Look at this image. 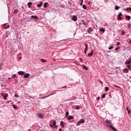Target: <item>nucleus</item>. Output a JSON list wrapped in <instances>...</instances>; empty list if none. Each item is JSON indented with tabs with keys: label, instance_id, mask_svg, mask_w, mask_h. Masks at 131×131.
<instances>
[{
	"label": "nucleus",
	"instance_id": "nucleus-1",
	"mask_svg": "<svg viewBox=\"0 0 131 131\" xmlns=\"http://www.w3.org/2000/svg\"><path fill=\"white\" fill-rule=\"evenodd\" d=\"M81 123H84V119H81L79 121H78L76 124L77 126H79Z\"/></svg>",
	"mask_w": 131,
	"mask_h": 131
},
{
	"label": "nucleus",
	"instance_id": "nucleus-2",
	"mask_svg": "<svg viewBox=\"0 0 131 131\" xmlns=\"http://www.w3.org/2000/svg\"><path fill=\"white\" fill-rule=\"evenodd\" d=\"M79 24H80V25H82L83 24V25H84L86 27H88V23L84 22V20H82L81 22L79 23Z\"/></svg>",
	"mask_w": 131,
	"mask_h": 131
},
{
	"label": "nucleus",
	"instance_id": "nucleus-3",
	"mask_svg": "<svg viewBox=\"0 0 131 131\" xmlns=\"http://www.w3.org/2000/svg\"><path fill=\"white\" fill-rule=\"evenodd\" d=\"M72 20L73 21H77V17L75 15H73L72 17Z\"/></svg>",
	"mask_w": 131,
	"mask_h": 131
},
{
	"label": "nucleus",
	"instance_id": "nucleus-4",
	"mask_svg": "<svg viewBox=\"0 0 131 131\" xmlns=\"http://www.w3.org/2000/svg\"><path fill=\"white\" fill-rule=\"evenodd\" d=\"M87 32L88 33H91V32H93V29L92 28H89L88 30H87Z\"/></svg>",
	"mask_w": 131,
	"mask_h": 131
},
{
	"label": "nucleus",
	"instance_id": "nucleus-5",
	"mask_svg": "<svg viewBox=\"0 0 131 131\" xmlns=\"http://www.w3.org/2000/svg\"><path fill=\"white\" fill-rule=\"evenodd\" d=\"M18 74L19 75H24V74H25V72L23 71H19V72H18Z\"/></svg>",
	"mask_w": 131,
	"mask_h": 131
},
{
	"label": "nucleus",
	"instance_id": "nucleus-6",
	"mask_svg": "<svg viewBox=\"0 0 131 131\" xmlns=\"http://www.w3.org/2000/svg\"><path fill=\"white\" fill-rule=\"evenodd\" d=\"M106 123H107V124H111V125H112V123H111V121H110L108 119H106Z\"/></svg>",
	"mask_w": 131,
	"mask_h": 131
},
{
	"label": "nucleus",
	"instance_id": "nucleus-7",
	"mask_svg": "<svg viewBox=\"0 0 131 131\" xmlns=\"http://www.w3.org/2000/svg\"><path fill=\"white\" fill-rule=\"evenodd\" d=\"M31 18L32 19H33V18L34 19H38V17H37V16H36V15H32V16H31Z\"/></svg>",
	"mask_w": 131,
	"mask_h": 131
},
{
	"label": "nucleus",
	"instance_id": "nucleus-8",
	"mask_svg": "<svg viewBox=\"0 0 131 131\" xmlns=\"http://www.w3.org/2000/svg\"><path fill=\"white\" fill-rule=\"evenodd\" d=\"M38 116H39L40 118H43V115H42L41 113L38 114Z\"/></svg>",
	"mask_w": 131,
	"mask_h": 131
},
{
	"label": "nucleus",
	"instance_id": "nucleus-9",
	"mask_svg": "<svg viewBox=\"0 0 131 131\" xmlns=\"http://www.w3.org/2000/svg\"><path fill=\"white\" fill-rule=\"evenodd\" d=\"M108 126H110L113 130L114 131H117V129H116V128H115L114 127H113V126H112V125H109Z\"/></svg>",
	"mask_w": 131,
	"mask_h": 131
},
{
	"label": "nucleus",
	"instance_id": "nucleus-10",
	"mask_svg": "<svg viewBox=\"0 0 131 131\" xmlns=\"http://www.w3.org/2000/svg\"><path fill=\"white\" fill-rule=\"evenodd\" d=\"M24 78H28L29 77V74H26L24 76Z\"/></svg>",
	"mask_w": 131,
	"mask_h": 131
},
{
	"label": "nucleus",
	"instance_id": "nucleus-11",
	"mask_svg": "<svg viewBox=\"0 0 131 131\" xmlns=\"http://www.w3.org/2000/svg\"><path fill=\"white\" fill-rule=\"evenodd\" d=\"M130 63H131L130 60H126V62H125V64L128 65L130 64Z\"/></svg>",
	"mask_w": 131,
	"mask_h": 131
},
{
	"label": "nucleus",
	"instance_id": "nucleus-12",
	"mask_svg": "<svg viewBox=\"0 0 131 131\" xmlns=\"http://www.w3.org/2000/svg\"><path fill=\"white\" fill-rule=\"evenodd\" d=\"M60 125L62 127H64L65 125H64V122L63 121H60Z\"/></svg>",
	"mask_w": 131,
	"mask_h": 131
},
{
	"label": "nucleus",
	"instance_id": "nucleus-13",
	"mask_svg": "<svg viewBox=\"0 0 131 131\" xmlns=\"http://www.w3.org/2000/svg\"><path fill=\"white\" fill-rule=\"evenodd\" d=\"M99 31L100 32H103L104 33V32H105V29H104V28H100Z\"/></svg>",
	"mask_w": 131,
	"mask_h": 131
},
{
	"label": "nucleus",
	"instance_id": "nucleus-14",
	"mask_svg": "<svg viewBox=\"0 0 131 131\" xmlns=\"http://www.w3.org/2000/svg\"><path fill=\"white\" fill-rule=\"evenodd\" d=\"M31 5H32V2H29L28 3V8H31Z\"/></svg>",
	"mask_w": 131,
	"mask_h": 131
},
{
	"label": "nucleus",
	"instance_id": "nucleus-15",
	"mask_svg": "<svg viewBox=\"0 0 131 131\" xmlns=\"http://www.w3.org/2000/svg\"><path fill=\"white\" fill-rule=\"evenodd\" d=\"M85 48L84 49V51L88 52V44H85Z\"/></svg>",
	"mask_w": 131,
	"mask_h": 131
},
{
	"label": "nucleus",
	"instance_id": "nucleus-16",
	"mask_svg": "<svg viewBox=\"0 0 131 131\" xmlns=\"http://www.w3.org/2000/svg\"><path fill=\"white\" fill-rule=\"evenodd\" d=\"M126 19H128V21H129L130 20V16L129 15H126L125 16Z\"/></svg>",
	"mask_w": 131,
	"mask_h": 131
},
{
	"label": "nucleus",
	"instance_id": "nucleus-17",
	"mask_svg": "<svg viewBox=\"0 0 131 131\" xmlns=\"http://www.w3.org/2000/svg\"><path fill=\"white\" fill-rule=\"evenodd\" d=\"M82 66L83 69H84L85 70H88V68H87L86 66H85L84 65V64H83Z\"/></svg>",
	"mask_w": 131,
	"mask_h": 131
},
{
	"label": "nucleus",
	"instance_id": "nucleus-18",
	"mask_svg": "<svg viewBox=\"0 0 131 131\" xmlns=\"http://www.w3.org/2000/svg\"><path fill=\"white\" fill-rule=\"evenodd\" d=\"M123 72H126V73H128V70H127V69H124Z\"/></svg>",
	"mask_w": 131,
	"mask_h": 131
},
{
	"label": "nucleus",
	"instance_id": "nucleus-19",
	"mask_svg": "<svg viewBox=\"0 0 131 131\" xmlns=\"http://www.w3.org/2000/svg\"><path fill=\"white\" fill-rule=\"evenodd\" d=\"M73 116H70L68 118V119L69 120H71V119H73Z\"/></svg>",
	"mask_w": 131,
	"mask_h": 131
},
{
	"label": "nucleus",
	"instance_id": "nucleus-20",
	"mask_svg": "<svg viewBox=\"0 0 131 131\" xmlns=\"http://www.w3.org/2000/svg\"><path fill=\"white\" fill-rule=\"evenodd\" d=\"M18 13V9H15L13 11V14H17Z\"/></svg>",
	"mask_w": 131,
	"mask_h": 131
},
{
	"label": "nucleus",
	"instance_id": "nucleus-21",
	"mask_svg": "<svg viewBox=\"0 0 131 131\" xmlns=\"http://www.w3.org/2000/svg\"><path fill=\"white\" fill-rule=\"evenodd\" d=\"M41 6H42V2H40V5L39 4L37 5V7L38 8H40V7H41Z\"/></svg>",
	"mask_w": 131,
	"mask_h": 131
},
{
	"label": "nucleus",
	"instance_id": "nucleus-22",
	"mask_svg": "<svg viewBox=\"0 0 131 131\" xmlns=\"http://www.w3.org/2000/svg\"><path fill=\"white\" fill-rule=\"evenodd\" d=\"M119 8H120V7H119V6H115V10H119Z\"/></svg>",
	"mask_w": 131,
	"mask_h": 131
},
{
	"label": "nucleus",
	"instance_id": "nucleus-23",
	"mask_svg": "<svg viewBox=\"0 0 131 131\" xmlns=\"http://www.w3.org/2000/svg\"><path fill=\"white\" fill-rule=\"evenodd\" d=\"M76 109L77 110H79V109H80V106L79 105L76 106Z\"/></svg>",
	"mask_w": 131,
	"mask_h": 131
},
{
	"label": "nucleus",
	"instance_id": "nucleus-24",
	"mask_svg": "<svg viewBox=\"0 0 131 131\" xmlns=\"http://www.w3.org/2000/svg\"><path fill=\"white\" fill-rule=\"evenodd\" d=\"M118 20L119 21V20H122V17L121 16H118Z\"/></svg>",
	"mask_w": 131,
	"mask_h": 131
},
{
	"label": "nucleus",
	"instance_id": "nucleus-25",
	"mask_svg": "<svg viewBox=\"0 0 131 131\" xmlns=\"http://www.w3.org/2000/svg\"><path fill=\"white\" fill-rule=\"evenodd\" d=\"M3 97L4 98V100H7V97H8V94H5V95Z\"/></svg>",
	"mask_w": 131,
	"mask_h": 131
},
{
	"label": "nucleus",
	"instance_id": "nucleus-26",
	"mask_svg": "<svg viewBox=\"0 0 131 131\" xmlns=\"http://www.w3.org/2000/svg\"><path fill=\"white\" fill-rule=\"evenodd\" d=\"M105 97H106V95L105 94H103L102 95L101 98H102V99H104V98H105Z\"/></svg>",
	"mask_w": 131,
	"mask_h": 131
},
{
	"label": "nucleus",
	"instance_id": "nucleus-27",
	"mask_svg": "<svg viewBox=\"0 0 131 131\" xmlns=\"http://www.w3.org/2000/svg\"><path fill=\"white\" fill-rule=\"evenodd\" d=\"M92 56H93V54L92 53H90L88 54V57H92Z\"/></svg>",
	"mask_w": 131,
	"mask_h": 131
},
{
	"label": "nucleus",
	"instance_id": "nucleus-28",
	"mask_svg": "<svg viewBox=\"0 0 131 131\" xmlns=\"http://www.w3.org/2000/svg\"><path fill=\"white\" fill-rule=\"evenodd\" d=\"M82 8L84 9V10H86V6L84 4L82 5Z\"/></svg>",
	"mask_w": 131,
	"mask_h": 131
},
{
	"label": "nucleus",
	"instance_id": "nucleus-29",
	"mask_svg": "<svg viewBox=\"0 0 131 131\" xmlns=\"http://www.w3.org/2000/svg\"><path fill=\"white\" fill-rule=\"evenodd\" d=\"M105 92H108L109 91V88L105 87Z\"/></svg>",
	"mask_w": 131,
	"mask_h": 131
},
{
	"label": "nucleus",
	"instance_id": "nucleus-30",
	"mask_svg": "<svg viewBox=\"0 0 131 131\" xmlns=\"http://www.w3.org/2000/svg\"><path fill=\"white\" fill-rule=\"evenodd\" d=\"M68 115H69V112H67L66 113V117H67L68 116Z\"/></svg>",
	"mask_w": 131,
	"mask_h": 131
},
{
	"label": "nucleus",
	"instance_id": "nucleus-31",
	"mask_svg": "<svg viewBox=\"0 0 131 131\" xmlns=\"http://www.w3.org/2000/svg\"><path fill=\"white\" fill-rule=\"evenodd\" d=\"M40 61L42 62H47V61H46V60H45L43 59H41Z\"/></svg>",
	"mask_w": 131,
	"mask_h": 131
},
{
	"label": "nucleus",
	"instance_id": "nucleus-32",
	"mask_svg": "<svg viewBox=\"0 0 131 131\" xmlns=\"http://www.w3.org/2000/svg\"><path fill=\"white\" fill-rule=\"evenodd\" d=\"M121 16H122V13H121V12H120L118 15V16L121 17Z\"/></svg>",
	"mask_w": 131,
	"mask_h": 131
},
{
	"label": "nucleus",
	"instance_id": "nucleus-33",
	"mask_svg": "<svg viewBox=\"0 0 131 131\" xmlns=\"http://www.w3.org/2000/svg\"><path fill=\"white\" fill-rule=\"evenodd\" d=\"M56 120H54L53 123V125L54 126H55V125H56Z\"/></svg>",
	"mask_w": 131,
	"mask_h": 131
},
{
	"label": "nucleus",
	"instance_id": "nucleus-34",
	"mask_svg": "<svg viewBox=\"0 0 131 131\" xmlns=\"http://www.w3.org/2000/svg\"><path fill=\"white\" fill-rule=\"evenodd\" d=\"M47 5H48V3H44V5H43L44 8H46L47 7Z\"/></svg>",
	"mask_w": 131,
	"mask_h": 131
},
{
	"label": "nucleus",
	"instance_id": "nucleus-35",
	"mask_svg": "<svg viewBox=\"0 0 131 131\" xmlns=\"http://www.w3.org/2000/svg\"><path fill=\"white\" fill-rule=\"evenodd\" d=\"M114 47L111 46V47L108 48V50H112V49H114Z\"/></svg>",
	"mask_w": 131,
	"mask_h": 131
},
{
	"label": "nucleus",
	"instance_id": "nucleus-36",
	"mask_svg": "<svg viewBox=\"0 0 131 131\" xmlns=\"http://www.w3.org/2000/svg\"><path fill=\"white\" fill-rule=\"evenodd\" d=\"M16 77V74L13 75V76H11V78H15Z\"/></svg>",
	"mask_w": 131,
	"mask_h": 131
},
{
	"label": "nucleus",
	"instance_id": "nucleus-37",
	"mask_svg": "<svg viewBox=\"0 0 131 131\" xmlns=\"http://www.w3.org/2000/svg\"><path fill=\"white\" fill-rule=\"evenodd\" d=\"M6 95H7L6 93H1V96H2L3 97L5 96Z\"/></svg>",
	"mask_w": 131,
	"mask_h": 131
},
{
	"label": "nucleus",
	"instance_id": "nucleus-38",
	"mask_svg": "<svg viewBox=\"0 0 131 131\" xmlns=\"http://www.w3.org/2000/svg\"><path fill=\"white\" fill-rule=\"evenodd\" d=\"M124 33H125V32L124 31H122V35H124Z\"/></svg>",
	"mask_w": 131,
	"mask_h": 131
},
{
	"label": "nucleus",
	"instance_id": "nucleus-39",
	"mask_svg": "<svg viewBox=\"0 0 131 131\" xmlns=\"http://www.w3.org/2000/svg\"><path fill=\"white\" fill-rule=\"evenodd\" d=\"M119 49H120L119 47H118L117 48H115V51H118Z\"/></svg>",
	"mask_w": 131,
	"mask_h": 131
},
{
	"label": "nucleus",
	"instance_id": "nucleus-40",
	"mask_svg": "<svg viewBox=\"0 0 131 131\" xmlns=\"http://www.w3.org/2000/svg\"><path fill=\"white\" fill-rule=\"evenodd\" d=\"M12 106H13L14 109H17V106H16V105H13Z\"/></svg>",
	"mask_w": 131,
	"mask_h": 131
},
{
	"label": "nucleus",
	"instance_id": "nucleus-41",
	"mask_svg": "<svg viewBox=\"0 0 131 131\" xmlns=\"http://www.w3.org/2000/svg\"><path fill=\"white\" fill-rule=\"evenodd\" d=\"M126 110L127 111H128V110H129V108H128V106H127V107H126Z\"/></svg>",
	"mask_w": 131,
	"mask_h": 131
},
{
	"label": "nucleus",
	"instance_id": "nucleus-42",
	"mask_svg": "<svg viewBox=\"0 0 131 131\" xmlns=\"http://www.w3.org/2000/svg\"><path fill=\"white\" fill-rule=\"evenodd\" d=\"M127 10H129V11H131V8L129 7V8H126Z\"/></svg>",
	"mask_w": 131,
	"mask_h": 131
},
{
	"label": "nucleus",
	"instance_id": "nucleus-43",
	"mask_svg": "<svg viewBox=\"0 0 131 131\" xmlns=\"http://www.w3.org/2000/svg\"><path fill=\"white\" fill-rule=\"evenodd\" d=\"M120 42H118L117 43V46H120Z\"/></svg>",
	"mask_w": 131,
	"mask_h": 131
},
{
	"label": "nucleus",
	"instance_id": "nucleus-44",
	"mask_svg": "<svg viewBox=\"0 0 131 131\" xmlns=\"http://www.w3.org/2000/svg\"><path fill=\"white\" fill-rule=\"evenodd\" d=\"M126 67H127V68H130V67H131V65H129V66H126Z\"/></svg>",
	"mask_w": 131,
	"mask_h": 131
},
{
	"label": "nucleus",
	"instance_id": "nucleus-45",
	"mask_svg": "<svg viewBox=\"0 0 131 131\" xmlns=\"http://www.w3.org/2000/svg\"><path fill=\"white\" fill-rule=\"evenodd\" d=\"M99 82L101 83L102 85H103V82H102V81L99 80Z\"/></svg>",
	"mask_w": 131,
	"mask_h": 131
},
{
	"label": "nucleus",
	"instance_id": "nucleus-46",
	"mask_svg": "<svg viewBox=\"0 0 131 131\" xmlns=\"http://www.w3.org/2000/svg\"><path fill=\"white\" fill-rule=\"evenodd\" d=\"M128 111V114H129V113H130L131 111L130 110H129Z\"/></svg>",
	"mask_w": 131,
	"mask_h": 131
},
{
	"label": "nucleus",
	"instance_id": "nucleus-47",
	"mask_svg": "<svg viewBox=\"0 0 131 131\" xmlns=\"http://www.w3.org/2000/svg\"><path fill=\"white\" fill-rule=\"evenodd\" d=\"M49 125H50V126H51V127H54L53 125H52V124H50Z\"/></svg>",
	"mask_w": 131,
	"mask_h": 131
},
{
	"label": "nucleus",
	"instance_id": "nucleus-48",
	"mask_svg": "<svg viewBox=\"0 0 131 131\" xmlns=\"http://www.w3.org/2000/svg\"><path fill=\"white\" fill-rule=\"evenodd\" d=\"M81 2H81V3L80 4V6H82V3H83V1L82 0H81Z\"/></svg>",
	"mask_w": 131,
	"mask_h": 131
},
{
	"label": "nucleus",
	"instance_id": "nucleus-49",
	"mask_svg": "<svg viewBox=\"0 0 131 131\" xmlns=\"http://www.w3.org/2000/svg\"><path fill=\"white\" fill-rule=\"evenodd\" d=\"M80 61H81V62H82V59L81 58H80Z\"/></svg>",
	"mask_w": 131,
	"mask_h": 131
},
{
	"label": "nucleus",
	"instance_id": "nucleus-50",
	"mask_svg": "<svg viewBox=\"0 0 131 131\" xmlns=\"http://www.w3.org/2000/svg\"><path fill=\"white\" fill-rule=\"evenodd\" d=\"M15 97L16 98H18V95H17V94H15Z\"/></svg>",
	"mask_w": 131,
	"mask_h": 131
},
{
	"label": "nucleus",
	"instance_id": "nucleus-51",
	"mask_svg": "<svg viewBox=\"0 0 131 131\" xmlns=\"http://www.w3.org/2000/svg\"><path fill=\"white\" fill-rule=\"evenodd\" d=\"M9 27H10V25H7V28H9Z\"/></svg>",
	"mask_w": 131,
	"mask_h": 131
},
{
	"label": "nucleus",
	"instance_id": "nucleus-52",
	"mask_svg": "<svg viewBox=\"0 0 131 131\" xmlns=\"http://www.w3.org/2000/svg\"><path fill=\"white\" fill-rule=\"evenodd\" d=\"M59 131H62V129L61 128H59Z\"/></svg>",
	"mask_w": 131,
	"mask_h": 131
},
{
	"label": "nucleus",
	"instance_id": "nucleus-53",
	"mask_svg": "<svg viewBox=\"0 0 131 131\" xmlns=\"http://www.w3.org/2000/svg\"><path fill=\"white\" fill-rule=\"evenodd\" d=\"M91 53H92L93 54V53H94V50H92Z\"/></svg>",
	"mask_w": 131,
	"mask_h": 131
},
{
	"label": "nucleus",
	"instance_id": "nucleus-54",
	"mask_svg": "<svg viewBox=\"0 0 131 131\" xmlns=\"http://www.w3.org/2000/svg\"><path fill=\"white\" fill-rule=\"evenodd\" d=\"M66 88H67L66 86H65L63 87L62 88L63 89H66Z\"/></svg>",
	"mask_w": 131,
	"mask_h": 131
},
{
	"label": "nucleus",
	"instance_id": "nucleus-55",
	"mask_svg": "<svg viewBox=\"0 0 131 131\" xmlns=\"http://www.w3.org/2000/svg\"><path fill=\"white\" fill-rule=\"evenodd\" d=\"M54 126H55V127H58V126L56 125Z\"/></svg>",
	"mask_w": 131,
	"mask_h": 131
},
{
	"label": "nucleus",
	"instance_id": "nucleus-56",
	"mask_svg": "<svg viewBox=\"0 0 131 131\" xmlns=\"http://www.w3.org/2000/svg\"><path fill=\"white\" fill-rule=\"evenodd\" d=\"M84 52L85 54H86V51H84Z\"/></svg>",
	"mask_w": 131,
	"mask_h": 131
},
{
	"label": "nucleus",
	"instance_id": "nucleus-57",
	"mask_svg": "<svg viewBox=\"0 0 131 131\" xmlns=\"http://www.w3.org/2000/svg\"><path fill=\"white\" fill-rule=\"evenodd\" d=\"M115 86H117V88H119V86H116V85H115Z\"/></svg>",
	"mask_w": 131,
	"mask_h": 131
},
{
	"label": "nucleus",
	"instance_id": "nucleus-58",
	"mask_svg": "<svg viewBox=\"0 0 131 131\" xmlns=\"http://www.w3.org/2000/svg\"><path fill=\"white\" fill-rule=\"evenodd\" d=\"M129 43H131V40L129 41Z\"/></svg>",
	"mask_w": 131,
	"mask_h": 131
},
{
	"label": "nucleus",
	"instance_id": "nucleus-59",
	"mask_svg": "<svg viewBox=\"0 0 131 131\" xmlns=\"http://www.w3.org/2000/svg\"><path fill=\"white\" fill-rule=\"evenodd\" d=\"M21 57H19V59H20L21 60Z\"/></svg>",
	"mask_w": 131,
	"mask_h": 131
},
{
	"label": "nucleus",
	"instance_id": "nucleus-60",
	"mask_svg": "<svg viewBox=\"0 0 131 131\" xmlns=\"http://www.w3.org/2000/svg\"><path fill=\"white\" fill-rule=\"evenodd\" d=\"M8 79H11V78H8Z\"/></svg>",
	"mask_w": 131,
	"mask_h": 131
},
{
	"label": "nucleus",
	"instance_id": "nucleus-61",
	"mask_svg": "<svg viewBox=\"0 0 131 131\" xmlns=\"http://www.w3.org/2000/svg\"><path fill=\"white\" fill-rule=\"evenodd\" d=\"M5 29H7V27H5Z\"/></svg>",
	"mask_w": 131,
	"mask_h": 131
},
{
	"label": "nucleus",
	"instance_id": "nucleus-62",
	"mask_svg": "<svg viewBox=\"0 0 131 131\" xmlns=\"http://www.w3.org/2000/svg\"><path fill=\"white\" fill-rule=\"evenodd\" d=\"M100 98V97H98V99H99Z\"/></svg>",
	"mask_w": 131,
	"mask_h": 131
},
{
	"label": "nucleus",
	"instance_id": "nucleus-63",
	"mask_svg": "<svg viewBox=\"0 0 131 131\" xmlns=\"http://www.w3.org/2000/svg\"><path fill=\"white\" fill-rule=\"evenodd\" d=\"M100 98V97H98V99H99Z\"/></svg>",
	"mask_w": 131,
	"mask_h": 131
},
{
	"label": "nucleus",
	"instance_id": "nucleus-64",
	"mask_svg": "<svg viewBox=\"0 0 131 131\" xmlns=\"http://www.w3.org/2000/svg\"><path fill=\"white\" fill-rule=\"evenodd\" d=\"M18 103H20V102H18Z\"/></svg>",
	"mask_w": 131,
	"mask_h": 131
}]
</instances>
